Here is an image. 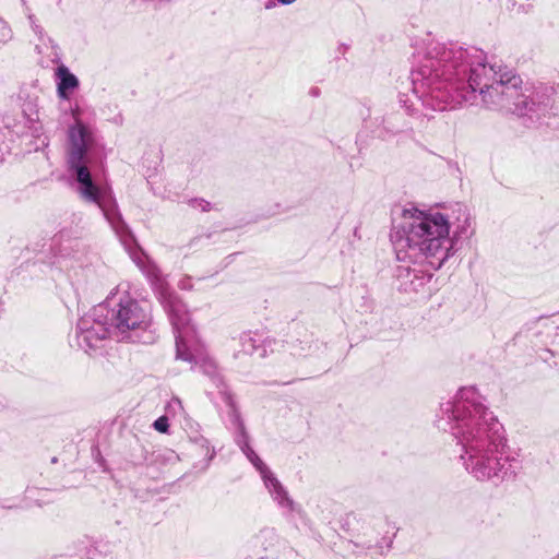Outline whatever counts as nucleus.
Masks as SVG:
<instances>
[{"mask_svg":"<svg viewBox=\"0 0 559 559\" xmlns=\"http://www.w3.org/2000/svg\"><path fill=\"white\" fill-rule=\"evenodd\" d=\"M209 203L203 201V200H194L193 201V206L194 207H200L202 211H206L207 207H209Z\"/></svg>","mask_w":559,"mask_h":559,"instance_id":"20","label":"nucleus"},{"mask_svg":"<svg viewBox=\"0 0 559 559\" xmlns=\"http://www.w3.org/2000/svg\"><path fill=\"white\" fill-rule=\"evenodd\" d=\"M86 164L87 163L69 166V171L75 177L78 183L76 191L82 200L97 204L98 207L102 209L104 215L106 216L112 228L117 233H120L124 228V223L122 222L121 216L118 213L110 214L104 207L102 201L104 190L93 180L91 171Z\"/></svg>","mask_w":559,"mask_h":559,"instance_id":"7","label":"nucleus"},{"mask_svg":"<svg viewBox=\"0 0 559 559\" xmlns=\"http://www.w3.org/2000/svg\"><path fill=\"white\" fill-rule=\"evenodd\" d=\"M28 19H29V22H31V25H32L34 32L37 33V34H40L41 33V28L37 24H35L34 17L32 15H29Z\"/></svg>","mask_w":559,"mask_h":559,"instance_id":"21","label":"nucleus"},{"mask_svg":"<svg viewBox=\"0 0 559 559\" xmlns=\"http://www.w3.org/2000/svg\"><path fill=\"white\" fill-rule=\"evenodd\" d=\"M418 62L412 72L413 95L405 107L418 111L417 103L427 104L433 109L444 106L430 103L440 99L444 83L465 84L471 94L479 93L484 105L490 109L511 111L531 118L544 116L552 108V88L538 85L520 91L522 79L501 61L477 48H463L428 38L418 51Z\"/></svg>","mask_w":559,"mask_h":559,"instance_id":"1","label":"nucleus"},{"mask_svg":"<svg viewBox=\"0 0 559 559\" xmlns=\"http://www.w3.org/2000/svg\"><path fill=\"white\" fill-rule=\"evenodd\" d=\"M252 548V559H288L293 550L273 530H262L248 545Z\"/></svg>","mask_w":559,"mask_h":559,"instance_id":"8","label":"nucleus"},{"mask_svg":"<svg viewBox=\"0 0 559 559\" xmlns=\"http://www.w3.org/2000/svg\"><path fill=\"white\" fill-rule=\"evenodd\" d=\"M93 145L94 135L92 130L80 120H76L68 130V166L87 163V153Z\"/></svg>","mask_w":559,"mask_h":559,"instance_id":"9","label":"nucleus"},{"mask_svg":"<svg viewBox=\"0 0 559 559\" xmlns=\"http://www.w3.org/2000/svg\"><path fill=\"white\" fill-rule=\"evenodd\" d=\"M295 1H296V0H278V2H281L282 4H285V5H287V4H292V3H294Z\"/></svg>","mask_w":559,"mask_h":559,"instance_id":"22","label":"nucleus"},{"mask_svg":"<svg viewBox=\"0 0 559 559\" xmlns=\"http://www.w3.org/2000/svg\"><path fill=\"white\" fill-rule=\"evenodd\" d=\"M130 257L133 260V262L146 274V276L151 280L154 287L158 290L159 299L164 307V296L166 299H179L165 285L164 281L160 277L159 270L156 267V265H154L141 250H132L130 252Z\"/></svg>","mask_w":559,"mask_h":559,"instance_id":"10","label":"nucleus"},{"mask_svg":"<svg viewBox=\"0 0 559 559\" xmlns=\"http://www.w3.org/2000/svg\"><path fill=\"white\" fill-rule=\"evenodd\" d=\"M274 5H275V2H267V3L265 4V8H266V9H271V8H273Z\"/></svg>","mask_w":559,"mask_h":559,"instance_id":"23","label":"nucleus"},{"mask_svg":"<svg viewBox=\"0 0 559 559\" xmlns=\"http://www.w3.org/2000/svg\"><path fill=\"white\" fill-rule=\"evenodd\" d=\"M437 417V427L450 430L462 447L460 460L468 474L478 480H500L508 475L503 426L475 386L459 389L453 400L440 404Z\"/></svg>","mask_w":559,"mask_h":559,"instance_id":"3","label":"nucleus"},{"mask_svg":"<svg viewBox=\"0 0 559 559\" xmlns=\"http://www.w3.org/2000/svg\"><path fill=\"white\" fill-rule=\"evenodd\" d=\"M129 289L128 283H121L99 304L108 309V322L114 333L122 338L129 332L144 330L150 324L148 312L130 296Z\"/></svg>","mask_w":559,"mask_h":559,"instance_id":"5","label":"nucleus"},{"mask_svg":"<svg viewBox=\"0 0 559 559\" xmlns=\"http://www.w3.org/2000/svg\"><path fill=\"white\" fill-rule=\"evenodd\" d=\"M238 445L240 447L243 454L251 462V464L257 468L260 473L261 478L264 475H267L272 471L264 464V462L259 457V455L250 448L248 443V437L245 432L241 433V437L237 440Z\"/></svg>","mask_w":559,"mask_h":559,"instance_id":"14","label":"nucleus"},{"mask_svg":"<svg viewBox=\"0 0 559 559\" xmlns=\"http://www.w3.org/2000/svg\"><path fill=\"white\" fill-rule=\"evenodd\" d=\"M164 302L165 311L175 331L176 358L188 362L191 369L199 368L205 374L214 376L216 362L200 340L186 305L176 298L164 297Z\"/></svg>","mask_w":559,"mask_h":559,"instance_id":"4","label":"nucleus"},{"mask_svg":"<svg viewBox=\"0 0 559 559\" xmlns=\"http://www.w3.org/2000/svg\"><path fill=\"white\" fill-rule=\"evenodd\" d=\"M154 428L159 431V432H167L168 431V417L167 416H162L159 418H157L154 424H153Z\"/></svg>","mask_w":559,"mask_h":559,"instance_id":"19","label":"nucleus"},{"mask_svg":"<svg viewBox=\"0 0 559 559\" xmlns=\"http://www.w3.org/2000/svg\"><path fill=\"white\" fill-rule=\"evenodd\" d=\"M12 38V29L8 22L0 17V45L8 43Z\"/></svg>","mask_w":559,"mask_h":559,"instance_id":"17","label":"nucleus"},{"mask_svg":"<svg viewBox=\"0 0 559 559\" xmlns=\"http://www.w3.org/2000/svg\"><path fill=\"white\" fill-rule=\"evenodd\" d=\"M503 5L508 11H510L513 14L527 13L532 9V4L518 3L515 0H503Z\"/></svg>","mask_w":559,"mask_h":559,"instance_id":"16","label":"nucleus"},{"mask_svg":"<svg viewBox=\"0 0 559 559\" xmlns=\"http://www.w3.org/2000/svg\"><path fill=\"white\" fill-rule=\"evenodd\" d=\"M464 98H465V100H471L472 99V97H467L466 95H464Z\"/></svg>","mask_w":559,"mask_h":559,"instance_id":"24","label":"nucleus"},{"mask_svg":"<svg viewBox=\"0 0 559 559\" xmlns=\"http://www.w3.org/2000/svg\"><path fill=\"white\" fill-rule=\"evenodd\" d=\"M57 94L60 99H70V94L79 87L78 78L61 64L56 69Z\"/></svg>","mask_w":559,"mask_h":559,"instance_id":"12","label":"nucleus"},{"mask_svg":"<svg viewBox=\"0 0 559 559\" xmlns=\"http://www.w3.org/2000/svg\"><path fill=\"white\" fill-rule=\"evenodd\" d=\"M262 480L271 498L278 508L286 513H292L296 510V504L288 495V491L272 472L264 475Z\"/></svg>","mask_w":559,"mask_h":559,"instance_id":"11","label":"nucleus"},{"mask_svg":"<svg viewBox=\"0 0 559 559\" xmlns=\"http://www.w3.org/2000/svg\"><path fill=\"white\" fill-rule=\"evenodd\" d=\"M472 235V218L466 206L405 207L402 222L391 231L397 278L404 292H419L457 251V245Z\"/></svg>","mask_w":559,"mask_h":559,"instance_id":"2","label":"nucleus"},{"mask_svg":"<svg viewBox=\"0 0 559 559\" xmlns=\"http://www.w3.org/2000/svg\"><path fill=\"white\" fill-rule=\"evenodd\" d=\"M193 442L195 447V455L202 457L203 467L206 468L216 454L215 449L204 437H198Z\"/></svg>","mask_w":559,"mask_h":559,"instance_id":"15","label":"nucleus"},{"mask_svg":"<svg viewBox=\"0 0 559 559\" xmlns=\"http://www.w3.org/2000/svg\"><path fill=\"white\" fill-rule=\"evenodd\" d=\"M115 334L108 322V309L99 304L83 316L76 325L75 342L85 353L100 346L102 342Z\"/></svg>","mask_w":559,"mask_h":559,"instance_id":"6","label":"nucleus"},{"mask_svg":"<svg viewBox=\"0 0 559 559\" xmlns=\"http://www.w3.org/2000/svg\"><path fill=\"white\" fill-rule=\"evenodd\" d=\"M260 341L261 338L257 333H241L238 338L233 340L230 345L235 358H239L241 355H252L258 348Z\"/></svg>","mask_w":559,"mask_h":559,"instance_id":"13","label":"nucleus"},{"mask_svg":"<svg viewBox=\"0 0 559 559\" xmlns=\"http://www.w3.org/2000/svg\"><path fill=\"white\" fill-rule=\"evenodd\" d=\"M167 412L168 414H173V416L183 413L181 401L177 397L171 399L168 403Z\"/></svg>","mask_w":559,"mask_h":559,"instance_id":"18","label":"nucleus"}]
</instances>
